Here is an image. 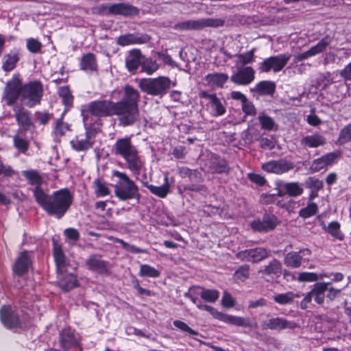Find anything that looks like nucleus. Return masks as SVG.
<instances>
[{
    "instance_id": "obj_1",
    "label": "nucleus",
    "mask_w": 351,
    "mask_h": 351,
    "mask_svg": "<svg viewBox=\"0 0 351 351\" xmlns=\"http://www.w3.org/2000/svg\"><path fill=\"white\" fill-rule=\"evenodd\" d=\"M36 203L49 215L61 219L71 207L73 197L67 189L54 191L49 195L40 186L32 190Z\"/></svg>"
},
{
    "instance_id": "obj_2",
    "label": "nucleus",
    "mask_w": 351,
    "mask_h": 351,
    "mask_svg": "<svg viewBox=\"0 0 351 351\" xmlns=\"http://www.w3.org/2000/svg\"><path fill=\"white\" fill-rule=\"evenodd\" d=\"M124 97L118 102H114L113 116L118 117L119 125L124 127L133 125L139 119L138 102L139 93L130 86L124 88Z\"/></svg>"
},
{
    "instance_id": "obj_3",
    "label": "nucleus",
    "mask_w": 351,
    "mask_h": 351,
    "mask_svg": "<svg viewBox=\"0 0 351 351\" xmlns=\"http://www.w3.org/2000/svg\"><path fill=\"white\" fill-rule=\"evenodd\" d=\"M112 152L124 159L126 168L134 175L138 176L144 168L145 162L130 137L118 138L112 146Z\"/></svg>"
},
{
    "instance_id": "obj_4",
    "label": "nucleus",
    "mask_w": 351,
    "mask_h": 351,
    "mask_svg": "<svg viewBox=\"0 0 351 351\" xmlns=\"http://www.w3.org/2000/svg\"><path fill=\"white\" fill-rule=\"evenodd\" d=\"M112 176L118 178L114 186L116 197L123 201L135 199L139 202L141 194L138 187L125 173L114 170Z\"/></svg>"
},
{
    "instance_id": "obj_5",
    "label": "nucleus",
    "mask_w": 351,
    "mask_h": 351,
    "mask_svg": "<svg viewBox=\"0 0 351 351\" xmlns=\"http://www.w3.org/2000/svg\"><path fill=\"white\" fill-rule=\"evenodd\" d=\"M114 102L110 100H97L84 105L82 108V115L86 128L90 126L91 116L97 117L113 116Z\"/></svg>"
},
{
    "instance_id": "obj_6",
    "label": "nucleus",
    "mask_w": 351,
    "mask_h": 351,
    "mask_svg": "<svg viewBox=\"0 0 351 351\" xmlns=\"http://www.w3.org/2000/svg\"><path fill=\"white\" fill-rule=\"evenodd\" d=\"M141 90L152 96H163L176 84L166 76L156 78H143L139 82Z\"/></svg>"
},
{
    "instance_id": "obj_7",
    "label": "nucleus",
    "mask_w": 351,
    "mask_h": 351,
    "mask_svg": "<svg viewBox=\"0 0 351 351\" xmlns=\"http://www.w3.org/2000/svg\"><path fill=\"white\" fill-rule=\"evenodd\" d=\"M225 23V20L222 19H199L197 20H189L180 21L176 23L172 28L180 32L189 30H200L205 27H219Z\"/></svg>"
},
{
    "instance_id": "obj_8",
    "label": "nucleus",
    "mask_w": 351,
    "mask_h": 351,
    "mask_svg": "<svg viewBox=\"0 0 351 351\" xmlns=\"http://www.w3.org/2000/svg\"><path fill=\"white\" fill-rule=\"evenodd\" d=\"M43 97V86L39 82H31L22 88L21 101L27 107L40 104Z\"/></svg>"
},
{
    "instance_id": "obj_9",
    "label": "nucleus",
    "mask_w": 351,
    "mask_h": 351,
    "mask_svg": "<svg viewBox=\"0 0 351 351\" xmlns=\"http://www.w3.org/2000/svg\"><path fill=\"white\" fill-rule=\"evenodd\" d=\"M291 58L289 53H281L265 59L259 66L261 73H268L273 71L274 73L280 72L288 63Z\"/></svg>"
},
{
    "instance_id": "obj_10",
    "label": "nucleus",
    "mask_w": 351,
    "mask_h": 351,
    "mask_svg": "<svg viewBox=\"0 0 351 351\" xmlns=\"http://www.w3.org/2000/svg\"><path fill=\"white\" fill-rule=\"evenodd\" d=\"M22 88L21 82L18 75H14L7 82L3 91V99L8 106L13 105L19 95H21Z\"/></svg>"
},
{
    "instance_id": "obj_11",
    "label": "nucleus",
    "mask_w": 351,
    "mask_h": 351,
    "mask_svg": "<svg viewBox=\"0 0 351 351\" xmlns=\"http://www.w3.org/2000/svg\"><path fill=\"white\" fill-rule=\"evenodd\" d=\"M269 256L267 249L263 247H256L242 250L236 254L238 259L241 261L257 263L268 258Z\"/></svg>"
},
{
    "instance_id": "obj_12",
    "label": "nucleus",
    "mask_w": 351,
    "mask_h": 351,
    "mask_svg": "<svg viewBox=\"0 0 351 351\" xmlns=\"http://www.w3.org/2000/svg\"><path fill=\"white\" fill-rule=\"evenodd\" d=\"M332 38L330 36L327 35L324 36L317 45L311 47L308 50L295 55L293 62L296 63L324 52L330 44Z\"/></svg>"
},
{
    "instance_id": "obj_13",
    "label": "nucleus",
    "mask_w": 351,
    "mask_h": 351,
    "mask_svg": "<svg viewBox=\"0 0 351 351\" xmlns=\"http://www.w3.org/2000/svg\"><path fill=\"white\" fill-rule=\"evenodd\" d=\"M88 269L99 274L108 275L111 267L110 264L101 258L99 254H91L85 262Z\"/></svg>"
},
{
    "instance_id": "obj_14",
    "label": "nucleus",
    "mask_w": 351,
    "mask_h": 351,
    "mask_svg": "<svg viewBox=\"0 0 351 351\" xmlns=\"http://www.w3.org/2000/svg\"><path fill=\"white\" fill-rule=\"evenodd\" d=\"M202 98L208 100L207 107L210 109V114L213 117H220L225 114L226 108L221 99L215 94H209L206 91H202L199 93Z\"/></svg>"
},
{
    "instance_id": "obj_15",
    "label": "nucleus",
    "mask_w": 351,
    "mask_h": 351,
    "mask_svg": "<svg viewBox=\"0 0 351 351\" xmlns=\"http://www.w3.org/2000/svg\"><path fill=\"white\" fill-rule=\"evenodd\" d=\"M254 78V69L252 66H243L230 77V80L237 85L246 86L252 83Z\"/></svg>"
},
{
    "instance_id": "obj_16",
    "label": "nucleus",
    "mask_w": 351,
    "mask_h": 351,
    "mask_svg": "<svg viewBox=\"0 0 351 351\" xmlns=\"http://www.w3.org/2000/svg\"><path fill=\"white\" fill-rule=\"evenodd\" d=\"M294 167L293 164L285 159L271 160L263 164L262 168L268 173L282 174L286 173Z\"/></svg>"
},
{
    "instance_id": "obj_17",
    "label": "nucleus",
    "mask_w": 351,
    "mask_h": 351,
    "mask_svg": "<svg viewBox=\"0 0 351 351\" xmlns=\"http://www.w3.org/2000/svg\"><path fill=\"white\" fill-rule=\"evenodd\" d=\"M0 318L3 325L8 328H16L21 325L19 315L10 306H2L0 310Z\"/></svg>"
},
{
    "instance_id": "obj_18",
    "label": "nucleus",
    "mask_w": 351,
    "mask_h": 351,
    "mask_svg": "<svg viewBox=\"0 0 351 351\" xmlns=\"http://www.w3.org/2000/svg\"><path fill=\"white\" fill-rule=\"evenodd\" d=\"M16 120L23 130L27 131L34 128L31 119L30 112L20 106H15L13 109Z\"/></svg>"
},
{
    "instance_id": "obj_19",
    "label": "nucleus",
    "mask_w": 351,
    "mask_h": 351,
    "mask_svg": "<svg viewBox=\"0 0 351 351\" xmlns=\"http://www.w3.org/2000/svg\"><path fill=\"white\" fill-rule=\"evenodd\" d=\"M311 251L304 249L299 252H291L287 254L284 259L285 265L291 268H298L302 265V256L309 255Z\"/></svg>"
},
{
    "instance_id": "obj_20",
    "label": "nucleus",
    "mask_w": 351,
    "mask_h": 351,
    "mask_svg": "<svg viewBox=\"0 0 351 351\" xmlns=\"http://www.w3.org/2000/svg\"><path fill=\"white\" fill-rule=\"evenodd\" d=\"M31 265L32 261L29 253L27 251H24L16 258L13 267V271L18 276H23L28 271Z\"/></svg>"
},
{
    "instance_id": "obj_21",
    "label": "nucleus",
    "mask_w": 351,
    "mask_h": 351,
    "mask_svg": "<svg viewBox=\"0 0 351 351\" xmlns=\"http://www.w3.org/2000/svg\"><path fill=\"white\" fill-rule=\"evenodd\" d=\"M277 225V219L274 216H264L262 220H254L251 222L253 230L258 232L272 230Z\"/></svg>"
},
{
    "instance_id": "obj_22",
    "label": "nucleus",
    "mask_w": 351,
    "mask_h": 351,
    "mask_svg": "<svg viewBox=\"0 0 351 351\" xmlns=\"http://www.w3.org/2000/svg\"><path fill=\"white\" fill-rule=\"evenodd\" d=\"M110 10L112 12V15L132 16L138 14V9L136 7L127 3H113Z\"/></svg>"
},
{
    "instance_id": "obj_23",
    "label": "nucleus",
    "mask_w": 351,
    "mask_h": 351,
    "mask_svg": "<svg viewBox=\"0 0 351 351\" xmlns=\"http://www.w3.org/2000/svg\"><path fill=\"white\" fill-rule=\"evenodd\" d=\"M265 326L271 330H284V329H293L297 326V324L291 321H288L287 319L282 317H272L268 319L265 323Z\"/></svg>"
},
{
    "instance_id": "obj_24",
    "label": "nucleus",
    "mask_w": 351,
    "mask_h": 351,
    "mask_svg": "<svg viewBox=\"0 0 351 351\" xmlns=\"http://www.w3.org/2000/svg\"><path fill=\"white\" fill-rule=\"evenodd\" d=\"M20 59L19 50L14 49L5 54L2 59V69L5 72H10L14 69Z\"/></svg>"
},
{
    "instance_id": "obj_25",
    "label": "nucleus",
    "mask_w": 351,
    "mask_h": 351,
    "mask_svg": "<svg viewBox=\"0 0 351 351\" xmlns=\"http://www.w3.org/2000/svg\"><path fill=\"white\" fill-rule=\"evenodd\" d=\"M326 138L319 133L307 135L300 141V144L305 148H317L326 144Z\"/></svg>"
},
{
    "instance_id": "obj_26",
    "label": "nucleus",
    "mask_w": 351,
    "mask_h": 351,
    "mask_svg": "<svg viewBox=\"0 0 351 351\" xmlns=\"http://www.w3.org/2000/svg\"><path fill=\"white\" fill-rule=\"evenodd\" d=\"M58 282L60 288L68 291L77 286L76 276L71 274H64V271L58 273Z\"/></svg>"
},
{
    "instance_id": "obj_27",
    "label": "nucleus",
    "mask_w": 351,
    "mask_h": 351,
    "mask_svg": "<svg viewBox=\"0 0 351 351\" xmlns=\"http://www.w3.org/2000/svg\"><path fill=\"white\" fill-rule=\"evenodd\" d=\"M60 343L66 351L72 346L77 345V340L71 328L64 329L60 334Z\"/></svg>"
},
{
    "instance_id": "obj_28",
    "label": "nucleus",
    "mask_w": 351,
    "mask_h": 351,
    "mask_svg": "<svg viewBox=\"0 0 351 351\" xmlns=\"http://www.w3.org/2000/svg\"><path fill=\"white\" fill-rule=\"evenodd\" d=\"M332 282H318L314 285L311 290V295L313 300L318 304H322L324 302L325 292L328 289V286L331 285Z\"/></svg>"
},
{
    "instance_id": "obj_29",
    "label": "nucleus",
    "mask_w": 351,
    "mask_h": 351,
    "mask_svg": "<svg viewBox=\"0 0 351 351\" xmlns=\"http://www.w3.org/2000/svg\"><path fill=\"white\" fill-rule=\"evenodd\" d=\"M282 273V264L280 261L274 258L267 265L263 266L259 269L258 274L263 275L271 276L274 275L279 276Z\"/></svg>"
},
{
    "instance_id": "obj_30",
    "label": "nucleus",
    "mask_w": 351,
    "mask_h": 351,
    "mask_svg": "<svg viewBox=\"0 0 351 351\" xmlns=\"http://www.w3.org/2000/svg\"><path fill=\"white\" fill-rule=\"evenodd\" d=\"M221 321L230 324L232 325H234L237 326H244V327H252L251 322L249 318H245L243 317H238L231 315H227L222 313L220 317Z\"/></svg>"
},
{
    "instance_id": "obj_31",
    "label": "nucleus",
    "mask_w": 351,
    "mask_h": 351,
    "mask_svg": "<svg viewBox=\"0 0 351 351\" xmlns=\"http://www.w3.org/2000/svg\"><path fill=\"white\" fill-rule=\"evenodd\" d=\"M53 254L56 263L57 273L65 271L68 263L61 247L59 245L56 244L54 245Z\"/></svg>"
},
{
    "instance_id": "obj_32",
    "label": "nucleus",
    "mask_w": 351,
    "mask_h": 351,
    "mask_svg": "<svg viewBox=\"0 0 351 351\" xmlns=\"http://www.w3.org/2000/svg\"><path fill=\"white\" fill-rule=\"evenodd\" d=\"M80 69L88 73L97 70V64L95 56L92 53H88L81 59Z\"/></svg>"
},
{
    "instance_id": "obj_33",
    "label": "nucleus",
    "mask_w": 351,
    "mask_h": 351,
    "mask_svg": "<svg viewBox=\"0 0 351 351\" xmlns=\"http://www.w3.org/2000/svg\"><path fill=\"white\" fill-rule=\"evenodd\" d=\"M145 185L153 194L161 198H165L170 191V183L167 175L165 176L164 184L162 186H156L148 184Z\"/></svg>"
},
{
    "instance_id": "obj_34",
    "label": "nucleus",
    "mask_w": 351,
    "mask_h": 351,
    "mask_svg": "<svg viewBox=\"0 0 351 351\" xmlns=\"http://www.w3.org/2000/svg\"><path fill=\"white\" fill-rule=\"evenodd\" d=\"M86 138H79L78 137L71 141L72 147L76 151H86L90 149L93 142L91 141V132L86 130Z\"/></svg>"
},
{
    "instance_id": "obj_35",
    "label": "nucleus",
    "mask_w": 351,
    "mask_h": 351,
    "mask_svg": "<svg viewBox=\"0 0 351 351\" xmlns=\"http://www.w3.org/2000/svg\"><path fill=\"white\" fill-rule=\"evenodd\" d=\"M205 80L210 86L221 88L228 81V75L222 73H210L205 77Z\"/></svg>"
},
{
    "instance_id": "obj_36",
    "label": "nucleus",
    "mask_w": 351,
    "mask_h": 351,
    "mask_svg": "<svg viewBox=\"0 0 351 351\" xmlns=\"http://www.w3.org/2000/svg\"><path fill=\"white\" fill-rule=\"evenodd\" d=\"M140 57V50L133 49L130 51L125 60L126 66L130 71H134L137 69L139 64H141Z\"/></svg>"
},
{
    "instance_id": "obj_37",
    "label": "nucleus",
    "mask_w": 351,
    "mask_h": 351,
    "mask_svg": "<svg viewBox=\"0 0 351 351\" xmlns=\"http://www.w3.org/2000/svg\"><path fill=\"white\" fill-rule=\"evenodd\" d=\"M275 84L269 81H262L256 84L252 91L258 93L260 95H272L275 91Z\"/></svg>"
},
{
    "instance_id": "obj_38",
    "label": "nucleus",
    "mask_w": 351,
    "mask_h": 351,
    "mask_svg": "<svg viewBox=\"0 0 351 351\" xmlns=\"http://www.w3.org/2000/svg\"><path fill=\"white\" fill-rule=\"evenodd\" d=\"M146 41L144 38L138 37L132 34L121 35L117 38V44L121 46L142 44Z\"/></svg>"
},
{
    "instance_id": "obj_39",
    "label": "nucleus",
    "mask_w": 351,
    "mask_h": 351,
    "mask_svg": "<svg viewBox=\"0 0 351 351\" xmlns=\"http://www.w3.org/2000/svg\"><path fill=\"white\" fill-rule=\"evenodd\" d=\"M12 138L14 147L20 153L26 154L29 147V141L27 138L21 135L19 131L12 136Z\"/></svg>"
},
{
    "instance_id": "obj_40",
    "label": "nucleus",
    "mask_w": 351,
    "mask_h": 351,
    "mask_svg": "<svg viewBox=\"0 0 351 351\" xmlns=\"http://www.w3.org/2000/svg\"><path fill=\"white\" fill-rule=\"evenodd\" d=\"M300 295L294 293L292 291H288L283 293H278L274 296V300L276 303L280 305H286L293 302L294 298H300Z\"/></svg>"
},
{
    "instance_id": "obj_41",
    "label": "nucleus",
    "mask_w": 351,
    "mask_h": 351,
    "mask_svg": "<svg viewBox=\"0 0 351 351\" xmlns=\"http://www.w3.org/2000/svg\"><path fill=\"white\" fill-rule=\"evenodd\" d=\"M322 228L328 232L331 236L341 240L343 239V234L340 232V223L337 221H332L328 226H326L324 221L321 223Z\"/></svg>"
},
{
    "instance_id": "obj_42",
    "label": "nucleus",
    "mask_w": 351,
    "mask_h": 351,
    "mask_svg": "<svg viewBox=\"0 0 351 351\" xmlns=\"http://www.w3.org/2000/svg\"><path fill=\"white\" fill-rule=\"evenodd\" d=\"M196 289L201 290L199 295L206 302L214 303L219 297V292L216 289H207L202 287H197Z\"/></svg>"
},
{
    "instance_id": "obj_43",
    "label": "nucleus",
    "mask_w": 351,
    "mask_h": 351,
    "mask_svg": "<svg viewBox=\"0 0 351 351\" xmlns=\"http://www.w3.org/2000/svg\"><path fill=\"white\" fill-rule=\"evenodd\" d=\"M141 71L152 75L160 68L159 64L152 58H146L141 62Z\"/></svg>"
},
{
    "instance_id": "obj_44",
    "label": "nucleus",
    "mask_w": 351,
    "mask_h": 351,
    "mask_svg": "<svg viewBox=\"0 0 351 351\" xmlns=\"http://www.w3.org/2000/svg\"><path fill=\"white\" fill-rule=\"evenodd\" d=\"M255 51L256 49L253 48L252 50L248 51L245 53L236 54L234 57L237 58V64L244 66L247 64L253 62L254 61Z\"/></svg>"
},
{
    "instance_id": "obj_45",
    "label": "nucleus",
    "mask_w": 351,
    "mask_h": 351,
    "mask_svg": "<svg viewBox=\"0 0 351 351\" xmlns=\"http://www.w3.org/2000/svg\"><path fill=\"white\" fill-rule=\"evenodd\" d=\"M286 193L291 197H298L303 193L302 186L296 182H288L284 185Z\"/></svg>"
},
{
    "instance_id": "obj_46",
    "label": "nucleus",
    "mask_w": 351,
    "mask_h": 351,
    "mask_svg": "<svg viewBox=\"0 0 351 351\" xmlns=\"http://www.w3.org/2000/svg\"><path fill=\"white\" fill-rule=\"evenodd\" d=\"M210 169L214 173H221L228 171V167L226 160L215 157L210 165Z\"/></svg>"
},
{
    "instance_id": "obj_47",
    "label": "nucleus",
    "mask_w": 351,
    "mask_h": 351,
    "mask_svg": "<svg viewBox=\"0 0 351 351\" xmlns=\"http://www.w3.org/2000/svg\"><path fill=\"white\" fill-rule=\"evenodd\" d=\"M258 121L261 125V128L263 130L271 131L277 129V125L274 120L266 114L259 115Z\"/></svg>"
},
{
    "instance_id": "obj_48",
    "label": "nucleus",
    "mask_w": 351,
    "mask_h": 351,
    "mask_svg": "<svg viewBox=\"0 0 351 351\" xmlns=\"http://www.w3.org/2000/svg\"><path fill=\"white\" fill-rule=\"evenodd\" d=\"M22 174L28 180L29 184L40 187L43 180L36 171H23Z\"/></svg>"
},
{
    "instance_id": "obj_49",
    "label": "nucleus",
    "mask_w": 351,
    "mask_h": 351,
    "mask_svg": "<svg viewBox=\"0 0 351 351\" xmlns=\"http://www.w3.org/2000/svg\"><path fill=\"white\" fill-rule=\"evenodd\" d=\"M139 275L143 277L158 278L160 272L154 267L145 264L140 266Z\"/></svg>"
},
{
    "instance_id": "obj_50",
    "label": "nucleus",
    "mask_w": 351,
    "mask_h": 351,
    "mask_svg": "<svg viewBox=\"0 0 351 351\" xmlns=\"http://www.w3.org/2000/svg\"><path fill=\"white\" fill-rule=\"evenodd\" d=\"M351 141V123L344 128H343L339 132V138L337 143L338 145H343Z\"/></svg>"
},
{
    "instance_id": "obj_51",
    "label": "nucleus",
    "mask_w": 351,
    "mask_h": 351,
    "mask_svg": "<svg viewBox=\"0 0 351 351\" xmlns=\"http://www.w3.org/2000/svg\"><path fill=\"white\" fill-rule=\"evenodd\" d=\"M60 97L66 106L70 107L73 104V97L67 86H62L58 89Z\"/></svg>"
},
{
    "instance_id": "obj_52",
    "label": "nucleus",
    "mask_w": 351,
    "mask_h": 351,
    "mask_svg": "<svg viewBox=\"0 0 351 351\" xmlns=\"http://www.w3.org/2000/svg\"><path fill=\"white\" fill-rule=\"evenodd\" d=\"M68 130H69V126L67 123L62 121V118L56 121L53 130L56 138L62 137Z\"/></svg>"
},
{
    "instance_id": "obj_53",
    "label": "nucleus",
    "mask_w": 351,
    "mask_h": 351,
    "mask_svg": "<svg viewBox=\"0 0 351 351\" xmlns=\"http://www.w3.org/2000/svg\"><path fill=\"white\" fill-rule=\"evenodd\" d=\"M318 210V206L315 203L311 202L299 211V215L302 218H308L314 215Z\"/></svg>"
},
{
    "instance_id": "obj_54",
    "label": "nucleus",
    "mask_w": 351,
    "mask_h": 351,
    "mask_svg": "<svg viewBox=\"0 0 351 351\" xmlns=\"http://www.w3.org/2000/svg\"><path fill=\"white\" fill-rule=\"evenodd\" d=\"M250 276V267L247 265L241 266L234 274L236 280L243 282Z\"/></svg>"
},
{
    "instance_id": "obj_55",
    "label": "nucleus",
    "mask_w": 351,
    "mask_h": 351,
    "mask_svg": "<svg viewBox=\"0 0 351 351\" xmlns=\"http://www.w3.org/2000/svg\"><path fill=\"white\" fill-rule=\"evenodd\" d=\"M173 326L182 332H186L189 335L194 336L198 335L197 331L194 330L190 328L186 323L180 320H175L173 322Z\"/></svg>"
},
{
    "instance_id": "obj_56",
    "label": "nucleus",
    "mask_w": 351,
    "mask_h": 351,
    "mask_svg": "<svg viewBox=\"0 0 351 351\" xmlns=\"http://www.w3.org/2000/svg\"><path fill=\"white\" fill-rule=\"evenodd\" d=\"M117 243L121 245V246L123 247L124 250L126 251H128L132 253H147V250L145 249H141L139 247H137L135 245H130L126 242H125L123 240L121 239H117L116 240Z\"/></svg>"
},
{
    "instance_id": "obj_57",
    "label": "nucleus",
    "mask_w": 351,
    "mask_h": 351,
    "mask_svg": "<svg viewBox=\"0 0 351 351\" xmlns=\"http://www.w3.org/2000/svg\"><path fill=\"white\" fill-rule=\"evenodd\" d=\"M319 279L318 275L313 272H302L299 274L298 280L300 282H314Z\"/></svg>"
},
{
    "instance_id": "obj_58",
    "label": "nucleus",
    "mask_w": 351,
    "mask_h": 351,
    "mask_svg": "<svg viewBox=\"0 0 351 351\" xmlns=\"http://www.w3.org/2000/svg\"><path fill=\"white\" fill-rule=\"evenodd\" d=\"M95 185L96 187L95 194L97 196H106L109 194V189L107 186L99 180L95 182Z\"/></svg>"
},
{
    "instance_id": "obj_59",
    "label": "nucleus",
    "mask_w": 351,
    "mask_h": 351,
    "mask_svg": "<svg viewBox=\"0 0 351 351\" xmlns=\"http://www.w3.org/2000/svg\"><path fill=\"white\" fill-rule=\"evenodd\" d=\"M197 307L200 310H204L209 312L213 315V317L217 319H220L222 313L219 312L217 309L214 308L213 307L200 303L197 304Z\"/></svg>"
},
{
    "instance_id": "obj_60",
    "label": "nucleus",
    "mask_w": 351,
    "mask_h": 351,
    "mask_svg": "<svg viewBox=\"0 0 351 351\" xmlns=\"http://www.w3.org/2000/svg\"><path fill=\"white\" fill-rule=\"evenodd\" d=\"M180 173L184 176H188L191 181H196L200 179V174L195 170H191L188 168H182L180 170Z\"/></svg>"
},
{
    "instance_id": "obj_61",
    "label": "nucleus",
    "mask_w": 351,
    "mask_h": 351,
    "mask_svg": "<svg viewBox=\"0 0 351 351\" xmlns=\"http://www.w3.org/2000/svg\"><path fill=\"white\" fill-rule=\"evenodd\" d=\"M242 110L245 115H255L256 108L252 101L247 99L242 104Z\"/></svg>"
},
{
    "instance_id": "obj_62",
    "label": "nucleus",
    "mask_w": 351,
    "mask_h": 351,
    "mask_svg": "<svg viewBox=\"0 0 351 351\" xmlns=\"http://www.w3.org/2000/svg\"><path fill=\"white\" fill-rule=\"evenodd\" d=\"M41 43L36 39L30 38L27 41V47L32 53H37L41 48Z\"/></svg>"
},
{
    "instance_id": "obj_63",
    "label": "nucleus",
    "mask_w": 351,
    "mask_h": 351,
    "mask_svg": "<svg viewBox=\"0 0 351 351\" xmlns=\"http://www.w3.org/2000/svg\"><path fill=\"white\" fill-rule=\"evenodd\" d=\"M221 304L226 308H232L235 305V300L228 291H224L221 299Z\"/></svg>"
},
{
    "instance_id": "obj_64",
    "label": "nucleus",
    "mask_w": 351,
    "mask_h": 351,
    "mask_svg": "<svg viewBox=\"0 0 351 351\" xmlns=\"http://www.w3.org/2000/svg\"><path fill=\"white\" fill-rule=\"evenodd\" d=\"M340 156L341 152H334L323 156L322 158L324 162H326V165L328 166L332 165L336 160V159L340 157Z\"/></svg>"
}]
</instances>
